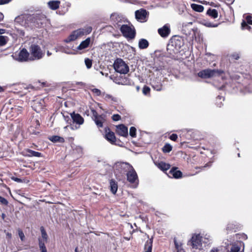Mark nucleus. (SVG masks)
<instances>
[{"label": "nucleus", "mask_w": 252, "mask_h": 252, "mask_svg": "<svg viewBox=\"0 0 252 252\" xmlns=\"http://www.w3.org/2000/svg\"><path fill=\"white\" fill-rule=\"evenodd\" d=\"M30 53L25 48H23L19 53L18 60L21 62H26L29 59Z\"/></svg>", "instance_id": "a211bd4d"}, {"label": "nucleus", "mask_w": 252, "mask_h": 252, "mask_svg": "<svg viewBox=\"0 0 252 252\" xmlns=\"http://www.w3.org/2000/svg\"><path fill=\"white\" fill-rule=\"evenodd\" d=\"M115 70L121 74H126L129 71L128 65L121 59H117L114 63Z\"/></svg>", "instance_id": "423d86ee"}, {"label": "nucleus", "mask_w": 252, "mask_h": 252, "mask_svg": "<svg viewBox=\"0 0 252 252\" xmlns=\"http://www.w3.org/2000/svg\"><path fill=\"white\" fill-rule=\"evenodd\" d=\"M230 77L232 79L235 80H238L240 77L237 74L230 75Z\"/></svg>", "instance_id": "5fc2aeb1"}, {"label": "nucleus", "mask_w": 252, "mask_h": 252, "mask_svg": "<svg viewBox=\"0 0 252 252\" xmlns=\"http://www.w3.org/2000/svg\"><path fill=\"white\" fill-rule=\"evenodd\" d=\"M241 25L243 29H245L246 26H248L247 24L245 21H243Z\"/></svg>", "instance_id": "bf43d9fd"}, {"label": "nucleus", "mask_w": 252, "mask_h": 252, "mask_svg": "<svg viewBox=\"0 0 252 252\" xmlns=\"http://www.w3.org/2000/svg\"><path fill=\"white\" fill-rule=\"evenodd\" d=\"M223 73L221 70L207 69L198 73L199 77L202 78H208L214 76H220Z\"/></svg>", "instance_id": "39448f33"}, {"label": "nucleus", "mask_w": 252, "mask_h": 252, "mask_svg": "<svg viewBox=\"0 0 252 252\" xmlns=\"http://www.w3.org/2000/svg\"><path fill=\"white\" fill-rule=\"evenodd\" d=\"M25 152L27 153L26 154L24 155V156L25 157H43V155L42 154V153L33 151L30 149H25Z\"/></svg>", "instance_id": "b1692460"}, {"label": "nucleus", "mask_w": 252, "mask_h": 252, "mask_svg": "<svg viewBox=\"0 0 252 252\" xmlns=\"http://www.w3.org/2000/svg\"><path fill=\"white\" fill-rule=\"evenodd\" d=\"M0 204L1 205L7 206L8 204V201L6 199L0 196Z\"/></svg>", "instance_id": "a18cd8bd"}, {"label": "nucleus", "mask_w": 252, "mask_h": 252, "mask_svg": "<svg viewBox=\"0 0 252 252\" xmlns=\"http://www.w3.org/2000/svg\"><path fill=\"white\" fill-rule=\"evenodd\" d=\"M235 0H227V1H228V2L230 4H232L233 3V2Z\"/></svg>", "instance_id": "774afa93"}, {"label": "nucleus", "mask_w": 252, "mask_h": 252, "mask_svg": "<svg viewBox=\"0 0 252 252\" xmlns=\"http://www.w3.org/2000/svg\"><path fill=\"white\" fill-rule=\"evenodd\" d=\"M31 126L29 130L32 134H38L40 133V124L38 119L32 117L31 121Z\"/></svg>", "instance_id": "9b49d317"}, {"label": "nucleus", "mask_w": 252, "mask_h": 252, "mask_svg": "<svg viewBox=\"0 0 252 252\" xmlns=\"http://www.w3.org/2000/svg\"><path fill=\"white\" fill-rule=\"evenodd\" d=\"M152 68L153 72H158L161 73L162 71L164 69V66L162 64L158 65L157 63H155Z\"/></svg>", "instance_id": "473e14b6"}, {"label": "nucleus", "mask_w": 252, "mask_h": 252, "mask_svg": "<svg viewBox=\"0 0 252 252\" xmlns=\"http://www.w3.org/2000/svg\"><path fill=\"white\" fill-rule=\"evenodd\" d=\"M222 100H224V98L222 96L218 95L216 98V104L218 107H220L222 105Z\"/></svg>", "instance_id": "ea45409f"}, {"label": "nucleus", "mask_w": 252, "mask_h": 252, "mask_svg": "<svg viewBox=\"0 0 252 252\" xmlns=\"http://www.w3.org/2000/svg\"><path fill=\"white\" fill-rule=\"evenodd\" d=\"M136 129L135 128V127H133V126H132L130 128V129H129V135L132 137H136Z\"/></svg>", "instance_id": "37998d69"}, {"label": "nucleus", "mask_w": 252, "mask_h": 252, "mask_svg": "<svg viewBox=\"0 0 252 252\" xmlns=\"http://www.w3.org/2000/svg\"><path fill=\"white\" fill-rule=\"evenodd\" d=\"M191 7L193 10L195 11L201 12L204 10V7L199 4L193 3L191 5Z\"/></svg>", "instance_id": "f704fd0d"}, {"label": "nucleus", "mask_w": 252, "mask_h": 252, "mask_svg": "<svg viewBox=\"0 0 252 252\" xmlns=\"http://www.w3.org/2000/svg\"><path fill=\"white\" fill-rule=\"evenodd\" d=\"M102 95H103L104 99L106 101L111 100L113 101H116V98L114 97L113 96H112L110 94L103 93Z\"/></svg>", "instance_id": "e433bc0d"}, {"label": "nucleus", "mask_w": 252, "mask_h": 252, "mask_svg": "<svg viewBox=\"0 0 252 252\" xmlns=\"http://www.w3.org/2000/svg\"><path fill=\"white\" fill-rule=\"evenodd\" d=\"M48 139L53 143H62L63 142V137L58 135H52L49 136Z\"/></svg>", "instance_id": "c756f323"}, {"label": "nucleus", "mask_w": 252, "mask_h": 252, "mask_svg": "<svg viewBox=\"0 0 252 252\" xmlns=\"http://www.w3.org/2000/svg\"><path fill=\"white\" fill-rule=\"evenodd\" d=\"M149 43L147 40L141 38L139 40L138 47L140 49H145L148 47Z\"/></svg>", "instance_id": "bb28decb"}, {"label": "nucleus", "mask_w": 252, "mask_h": 252, "mask_svg": "<svg viewBox=\"0 0 252 252\" xmlns=\"http://www.w3.org/2000/svg\"><path fill=\"white\" fill-rule=\"evenodd\" d=\"M152 244H153V240L152 239H150L147 241L145 245V252H152Z\"/></svg>", "instance_id": "72a5a7b5"}, {"label": "nucleus", "mask_w": 252, "mask_h": 252, "mask_svg": "<svg viewBox=\"0 0 252 252\" xmlns=\"http://www.w3.org/2000/svg\"><path fill=\"white\" fill-rule=\"evenodd\" d=\"M85 63L87 68H90L92 65V61L91 60L86 58L85 60Z\"/></svg>", "instance_id": "c03bdc74"}, {"label": "nucleus", "mask_w": 252, "mask_h": 252, "mask_svg": "<svg viewBox=\"0 0 252 252\" xmlns=\"http://www.w3.org/2000/svg\"><path fill=\"white\" fill-rule=\"evenodd\" d=\"M110 20L116 28H120L125 22L124 18L121 15L114 13L111 15Z\"/></svg>", "instance_id": "ddd939ff"}, {"label": "nucleus", "mask_w": 252, "mask_h": 252, "mask_svg": "<svg viewBox=\"0 0 252 252\" xmlns=\"http://www.w3.org/2000/svg\"><path fill=\"white\" fill-rule=\"evenodd\" d=\"M19 236L22 241H24L25 239V235L22 230L19 229L18 230Z\"/></svg>", "instance_id": "de8ad7c7"}, {"label": "nucleus", "mask_w": 252, "mask_h": 252, "mask_svg": "<svg viewBox=\"0 0 252 252\" xmlns=\"http://www.w3.org/2000/svg\"><path fill=\"white\" fill-rule=\"evenodd\" d=\"M233 228V227L232 225H231L230 224L228 225V226L226 227L227 230H228V229L231 230V229H232Z\"/></svg>", "instance_id": "680f3d73"}, {"label": "nucleus", "mask_w": 252, "mask_h": 252, "mask_svg": "<svg viewBox=\"0 0 252 252\" xmlns=\"http://www.w3.org/2000/svg\"><path fill=\"white\" fill-rule=\"evenodd\" d=\"M12 179L17 182H22V180L21 179L17 178V177H12Z\"/></svg>", "instance_id": "13d9d810"}, {"label": "nucleus", "mask_w": 252, "mask_h": 252, "mask_svg": "<svg viewBox=\"0 0 252 252\" xmlns=\"http://www.w3.org/2000/svg\"><path fill=\"white\" fill-rule=\"evenodd\" d=\"M177 168L174 167H172L171 170L167 173V175L170 178H174L175 179H178L181 178L182 176V173L180 170H177Z\"/></svg>", "instance_id": "f3484780"}, {"label": "nucleus", "mask_w": 252, "mask_h": 252, "mask_svg": "<svg viewBox=\"0 0 252 252\" xmlns=\"http://www.w3.org/2000/svg\"><path fill=\"white\" fill-rule=\"evenodd\" d=\"M155 164L158 168L163 171H166L170 168V165L169 164L166 163L162 161L158 163H156Z\"/></svg>", "instance_id": "cd10ccee"}, {"label": "nucleus", "mask_w": 252, "mask_h": 252, "mask_svg": "<svg viewBox=\"0 0 252 252\" xmlns=\"http://www.w3.org/2000/svg\"><path fill=\"white\" fill-rule=\"evenodd\" d=\"M114 174L117 178L120 180L125 177L126 174L131 170L132 166L127 162H117L114 165Z\"/></svg>", "instance_id": "f03ea898"}, {"label": "nucleus", "mask_w": 252, "mask_h": 252, "mask_svg": "<svg viewBox=\"0 0 252 252\" xmlns=\"http://www.w3.org/2000/svg\"><path fill=\"white\" fill-rule=\"evenodd\" d=\"M29 51L31 55L30 60H39L41 59L44 53L42 52L40 47L35 44H32L30 48Z\"/></svg>", "instance_id": "20e7f679"}, {"label": "nucleus", "mask_w": 252, "mask_h": 252, "mask_svg": "<svg viewBox=\"0 0 252 252\" xmlns=\"http://www.w3.org/2000/svg\"><path fill=\"white\" fill-rule=\"evenodd\" d=\"M40 229L42 238H38L39 247L41 252H47L45 243L47 241L48 235L43 227L42 226Z\"/></svg>", "instance_id": "9d476101"}, {"label": "nucleus", "mask_w": 252, "mask_h": 252, "mask_svg": "<svg viewBox=\"0 0 252 252\" xmlns=\"http://www.w3.org/2000/svg\"><path fill=\"white\" fill-rule=\"evenodd\" d=\"M92 112L93 119L97 126L98 128L103 127V124L106 121V115L104 114L98 115L97 112L94 110H92Z\"/></svg>", "instance_id": "1a4fd4ad"}, {"label": "nucleus", "mask_w": 252, "mask_h": 252, "mask_svg": "<svg viewBox=\"0 0 252 252\" xmlns=\"http://www.w3.org/2000/svg\"><path fill=\"white\" fill-rule=\"evenodd\" d=\"M202 24L203 25L205 26L206 27H209V28H215V27H217L218 26V24H213L210 22L205 21H203Z\"/></svg>", "instance_id": "58836bf2"}, {"label": "nucleus", "mask_w": 252, "mask_h": 252, "mask_svg": "<svg viewBox=\"0 0 252 252\" xmlns=\"http://www.w3.org/2000/svg\"><path fill=\"white\" fill-rule=\"evenodd\" d=\"M6 237H7V238H8L9 239H11L12 237V235L10 233L7 232L6 233Z\"/></svg>", "instance_id": "052dcab7"}, {"label": "nucleus", "mask_w": 252, "mask_h": 252, "mask_svg": "<svg viewBox=\"0 0 252 252\" xmlns=\"http://www.w3.org/2000/svg\"><path fill=\"white\" fill-rule=\"evenodd\" d=\"M174 243L175 245V250L174 252H185L182 247V244L177 241L176 239L174 238Z\"/></svg>", "instance_id": "c85d7f7f"}, {"label": "nucleus", "mask_w": 252, "mask_h": 252, "mask_svg": "<svg viewBox=\"0 0 252 252\" xmlns=\"http://www.w3.org/2000/svg\"><path fill=\"white\" fill-rule=\"evenodd\" d=\"M70 115V117L68 115H65L64 113V121H66L68 124L67 126H64V129H68L70 128L72 129H76L79 127V126L84 123V119L79 114H76L74 112L72 113H67Z\"/></svg>", "instance_id": "f257e3e1"}, {"label": "nucleus", "mask_w": 252, "mask_h": 252, "mask_svg": "<svg viewBox=\"0 0 252 252\" xmlns=\"http://www.w3.org/2000/svg\"><path fill=\"white\" fill-rule=\"evenodd\" d=\"M92 30V29L90 27L87 28L86 30H84L85 35L90 33L91 32Z\"/></svg>", "instance_id": "6e6d98bb"}, {"label": "nucleus", "mask_w": 252, "mask_h": 252, "mask_svg": "<svg viewBox=\"0 0 252 252\" xmlns=\"http://www.w3.org/2000/svg\"><path fill=\"white\" fill-rule=\"evenodd\" d=\"M85 35L84 29H79L71 32L67 38L64 40L65 42H69L75 40L78 38L81 37Z\"/></svg>", "instance_id": "f8f14e48"}, {"label": "nucleus", "mask_w": 252, "mask_h": 252, "mask_svg": "<svg viewBox=\"0 0 252 252\" xmlns=\"http://www.w3.org/2000/svg\"><path fill=\"white\" fill-rule=\"evenodd\" d=\"M169 138L172 141H176L178 138V135L175 133L172 134Z\"/></svg>", "instance_id": "603ef678"}, {"label": "nucleus", "mask_w": 252, "mask_h": 252, "mask_svg": "<svg viewBox=\"0 0 252 252\" xmlns=\"http://www.w3.org/2000/svg\"><path fill=\"white\" fill-rule=\"evenodd\" d=\"M5 32V30L0 29V35L4 33Z\"/></svg>", "instance_id": "0e129e2a"}, {"label": "nucleus", "mask_w": 252, "mask_h": 252, "mask_svg": "<svg viewBox=\"0 0 252 252\" xmlns=\"http://www.w3.org/2000/svg\"><path fill=\"white\" fill-rule=\"evenodd\" d=\"M231 59L237 60L240 58V54L238 53H234L230 55Z\"/></svg>", "instance_id": "49530a36"}, {"label": "nucleus", "mask_w": 252, "mask_h": 252, "mask_svg": "<svg viewBox=\"0 0 252 252\" xmlns=\"http://www.w3.org/2000/svg\"><path fill=\"white\" fill-rule=\"evenodd\" d=\"M212 165V162H209L207 163L203 167L211 166Z\"/></svg>", "instance_id": "e2e57ef3"}, {"label": "nucleus", "mask_w": 252, "mask_h": 252, "mask_svg": "<svg viewBox=\"0 0 252 252\" xmlns=\"http://www.w3.org/2000/svg\"><path fill=\"white\" fill-rule=\"evenodd\" d=\"M210 252H225L222 248H213Z\"/></svg>", "instance_id": "09e8293b"}, {"label": "nucleus", "mask_w": 252, "mask_h": 252, "mask_svg": "<svg viewBox=\"0 0 252 252\" xmlns=\"http://www.w3.org/2000/svg\"><path fill=\"white\" fill-rule=\"evenodd\" d=\"M126 175L127 177V180L131 184H133L132 187L133 188H137L138 185V176L132 166L131 170H129Z\"/></svg>", "instance_id": "0eeeda50"}, {"label": "nucleus", "mask_w": 252, "mask_h": 252, "mask_svg": "<svg viewBox=\"0 0 252 252\" xmlns=\"http://www.w3.org/2000/svg\"><path fill=\"white\" fill-rule=\"evenodd\" d=\"M246 19L248 24L252 25V16L250 15L247 16Z\"/></svg>", "instance_id": "864d4df0"}, {"label": "nucleus", "mask_w": 252, "mask_h": 252, "mask_svg": "<svg viewBox=\"0 0 252 252\" xmlns=\"http://www.w3.org/2000/svg\"><path fill=\"white\" fill-rule=\"evenodd\" d=\"M151 84L152 88L156 91H160L162 89V85L160 80L157 78L152 80Z\"/></svg>", "instance_id": "4be33fe9"}, {"label": "nucleus", "mask_w": 252, "mask_h": 252, "mask_svg": "<svg viewBox=\"0 0 252 252\" xmlns=\"http://www.w3.org/2000/svg\"><path fill=\"white\" fill-rule=\"evenodd\" d=\"M5 90V89L4 87H2L0 86V93L3 92Z\"/></svg>", "instance_id": "69168bd1"}, {"label": "nucleus", "mask_w": 252, "mask_h": 252, "mask_svg": "<svg viewBox=\"0 0 252 252\" xmlns=\"http://www.w3.org/2000/svg\"><path fill=\"white\" fill-rule=\"evenodd\" d=\"M162 151L165 153H169L172 149V146L168 143H166L162 147Z\"/></svg>", "instance_id": "c9c22d12"}, {"label": "nucleus", "mask_w": 252, "mask_h": 252, "mask_svg": "<svg viewBox=\"0 0 252 252\" xmlns=\"http://www.w3.org/2000/svg\"><path fill=\"white\" fill-rule=\"evenodd\" d=\"M92 91L94 94H95L97 96H99V95H101V92L100 90L98 89H96V88L93 89L92 90Z\"/></svg>", "instance_id": "8fccbe9b"}, {"label": "nucleus", "mask_w": 252, "mask_h": 252, "mask_svg": "<svg viewBox=\"0 0 252 252\" xmlns=\"http://www.w3.org/2000/svg\"><path fill=\"white\" fill-rule=\"evenodd\" d=\"M210 236L206 235L202 237L200 234L193 235L191 239V243L193 248L202 250L206 247V244L210 241Z\"/></svg>", "instance_id": "7ed1b4c3"}, {"label": "nucleus", "mask_w": 252, "mask_h": 252, "mask_svg": "<svg viewBox=\"0 0 252 252\" xmlns=\"http://www.w3.org/2000/svg\"><path fill=\"white\" fill-rule=\"evenodd\" d=\"M27 88L28 89H30H30H32V90L34 89V87L33 86H32V85H29L28 86V87H27Z\"/></svg>", "instance_id": "338daca9"}, {"label": "nucleus", "mask_w": 252, "mask_h": 252, "mask_svg": "<svg viewBox=\"0 0 252 252\" xmlns=\"http://www.w3.org/2000/svg\"><path fill=\"white\" fill-rule=\"evenodd\" d=\"M105 138L109 141L111 143L114 144L116 141V137L113 132L110 130V129L108 127L105 128Z\"/></svg>", "instance_id": "aec40b11"}, {"label": "nucleus", "mask_w": 252, "mask_h": 252, "mask_svg": "<svg viewBox=\"0 0 252 252\" xmlns=\"http://www.w3.org/2000/svg\"><path fill=\"white\" fill-rule=\"evenodd\" d=\"M91 41V39L90 37L87 38L85 40L82 41L80 45L77 47V49L78 50H82L83 49H86L87 48Z\"/></svg>", "instance_id": "393cba45"}, {"label": "nucleus", "mask_w": 252, "mask_h": 252, "mask_svg": "<svg viewBox=\"0 0 252 252\" xmlns=\"http://www.w3.org/2000/svg\"><path fill=\"white\" fill-rule=\"evenodd\" d=\"M110 190L112 193L115 194L118 190L117 183L114 180H111L110 181Z\"/></svg>", "instance_id": "7c9ffc66"}, {"label": "nucleus", "mask_w": 252, "mask_h": 252, "mask_svg": "<svg viewBox=\"0 0 252 252\" xmlns=\"http://www.w3.org/2000/svg\"><path fill=\"white\" fill-rule=\"evenodd\" d=\"M240 250V247L237 244L233 245L230 249V252H239Z\"/></svg>", "instance_id": "a19ab883"}, {"label": "nucleus", "mask_w": 252, "mask_h": 252, "mask_svg": "<svg viewBox=\"0 0 252 252\" xmlns=\"http://www.w3.org/2000/svg\"><path fill=\"white\" fill-rule=\"evenodd\" d=\"M147 12L146 10L141 9L138 10H136L135 12V18L138 21H143L146 17Z\"/></svg>", "instance_id": "412c9836"}, {"label": "nucleus", "mask_w": 252, "mask_h": 252, "mask_svg": "<svg viewBox=\"0 0 252 252\" xmlns=\"http://www.w3.org/2000/svg\"><path fill=\"white\" fill-rule=\"evenodd\" d=\"M120 31L124 36L130 39L134 38L135 36L134 29L127 25H122L120 27Z\"/></svg>", "instance_id": "6e6552de"}, {"label": "nucleus", "mask_w": 252, "mask_h": 252, "mask_svg": "<svg viewBox=\"0 0 252 252\" xmlns=\"http://www.w3.org/2000/svg\"><path fill=\"white\" fill-rule=\"evenodd\" d=\"M8 40L7 36L0 35V46L5 45Z\"/></svg>", "instance_id": "4c0bfd02"}, {"label": "nucleus", "mask_w": 252, "mask_h": 252, "mask_svg": "<svg viewBox=\"0 0 252 252\" xmlns=\"http://www.w3.org/2000/svg\"><path fill=\"white\" fill-rule=\"evenodd\" d=\"M207 14L212 18L215 19L218 16V12L216 9L209 8L207 11Z\"/></svg>", "instance_id": "2f4dec72"}, {"label": "nucleus", "mask_w": 252, "mask_h": 252, "mask_svg": "<svg viewBox=\"0 0 252 252\" xmlns=\"http://www.w3.org/2000/svg\"><path fill=\"white\" fill-rule=\"evenodd\" d=\"M121 117L119 114H114L112 116V119L114 121H118L121 119Z\"/></svg>", "instance_id": "3c124183"}, {"label": "nucleus", "mask_w": 252, "mask_h": 252, "mask_svg": "<svg viewBox=\"0 0 252 252\" xmlns=\"http://www.w3.org/2000/svg\"><path fill=\"white\" fill-rule=\"evenodd\" d=\"M60 3L59 0H51L48 2V5L51 9L56 10L59 8Z\"/></svg>", "instance_id": "a878e982"}, {"label": "nucleus", "mask_w": 252, "mask_h": 252, "mask_svg": "<svg viewBox=\"0 0 252 252\" xmlns=\"http://www.w3.org/2000/svg\"><path fill=\"white\" fill-rule=\"evenodd\" d=\"M181 47V42L179 40L172 41L170 44L168 45L167 49L171 55L177 53Z\"/></svg>", "instance_id": "4468645a"}, {"label": "nucleus", "mask_w": 252, "mask_h": 252, "mask_svg": "<svg viewBox=\"0 0 252 252\" xmlns=\"http://www.w3.org/2000/svg\"><path fill=\"white\" fill-rule=\"evenodd\" d=\"M150 88L147 86H144L142 89V93L145 95H148L150 94Z\"/></svg>", "instance_id": "79ce46f5"}, {"label": "nucleus", "mask_w": 252, "mask_h": 252, "mask_svg": "<svg viewBox=\"0 0 252 252\" xmlns=\"http://www.w3.org/2000/svg\"><path fill=\"white\" fill-rule=\"evenodd\" d=\"M11 0H0V5L5 4L9 2Z\"/></svg>", "instance_id": "4d7b16f0"}, {"label": "nucleus", "mask_w": 252, "mask_h": 252, "mask_svg": "<svg viewBox=\"0 0 252 252\" xmlns=\"http://www.w3.org/2000/svg\"><path fill=\"white\" fill-rule=\"evenodd\" d=\"M117 133L122 136L126 137L128 135V129L127 127L124 125H120L116 126Z\"/></svg>", "instance_id": "6ab92c4d"}, {"label": "nucleus", "mask_w": 252, "mask_h": 252, "mask_svg": "<svg viewBox=\"0 0 252 252\" xmlns=\"http://www.w3.org/2000/svg\"><path fill=\"white\" fill-rule=\"evenodd\" d=\"M158 34L163 38L167 37L170 33V26L168 24L164 25L158 29Z\"/></svg>", "instance_id": "dca6fc26"}, {"label": "nucleus", "mask_w": 252, "mask_h": 252, "mask_svg": "<svg viewBox=\"0 0 252 252\" xmlns=\"http://www.w3.org/2000/svg\"><path fill=\"white\" fill-rule=\"evenodd\" d=\"M45 18L43 16L38 15L33 17L34 25L37 27H41L44 24Z\"/></svg>", "instance_id": "5701e85b"}, {"label": "nucleus", "mask_w": 252, "mask_h": 252, "mask_svg": "<svg viewBox=\"0 0 252 252\" xmlns=\"http://www.w3.org/2000/svg\"><path fill=\"white\" fill-rule=\"evenodd\" d=\"M44 106V102L43 99H36L33 101L32 108L37 113H39Z\"/></svg>", "instance_id": "2eb2a0df"}]
</instances>
